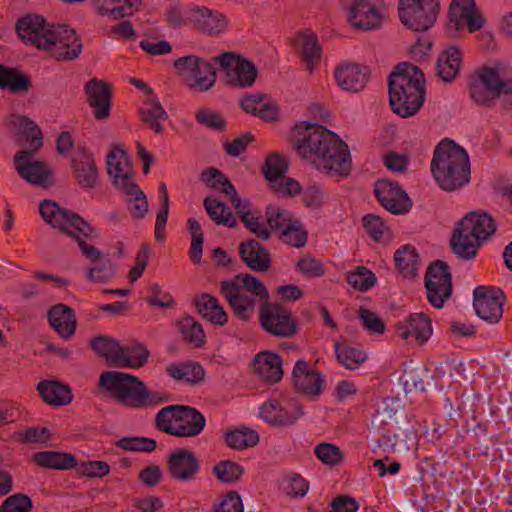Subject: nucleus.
<instances>
[{
  "mask_svg": "<svg viewBox=\"0 0 512 512\" xmlns=\"http://www.w3.org/2000/svg\"><path fill=\"white\" fill-rule=\"evenodd\" d=\"M292 144L299 155L319 171L346 177L351 171L348 145L322 125L300 122L293 127Z\"/></svg>",
  "mask_w": 512,
  "mask_h": 512,
  "instance_id": "nucleus-1",
  "label": "nucleus"
},
{
  "mask_svg": "<svg viewBox=\"0 0 512 512\" xmlns=\"http://www.w3.org/2000/svg\"><path fill=\"white\" fill-rule=\"evenodd\" d=\"M389 103L392 111L407 118L421 108L425 98L423 72L415 65L402 62L388 77Z\"/></svg>",
  "mask_w": 512,
  "mask_h": 512,
  "instance_id": "nucleus-2",
  "label": "nucleus"
},
{
  "mask_svg": "<svg viewBox=\"0 0 512 512\" xmlns=\"http://www.w3.org/2000/svg\"><path fill=\"white\" fill-rule=\"evenodd\" d=\"M98 387L117 403L133 409H144L170 400L168 394L150 390L140 378L122 371H103Z\"/></svg>",
  "mask_w": 512,
  "mask_h": 512,
  "instance_id": "nucleus-3",
  "label": "nucleus"
},
{
  "mask_svg": "<svg viewBox=\"0 0 512 512\" xmlns=\"http://www.w3.org/2000/svg\"><path fill=\"white\" fill-rule=\"evenodd\" d=\"M431 172L442 190L455 191L470 180V161L466 150L451 139L436 146Z\"/></svg>",
  "mask_w": 512,
  "mask_h": 512,
  "instance_id": "nucleus-4",
  "label": "nucleus"
},
{
  "mask_svg": "<svg viewBox=\"0 0 512 512\" xmlns=\"http://www.w3.org/2000/svg\"><path fill=\"white\" fill-rule=\"evenodd\" d=\"M39 212L48 225L53 229L59 230L61 233L76 240L82 253L91 261H95L100 251L93 245L86 243L79 235L85 238L93 239L98 236L94 227H92L84 218L79 214L62 208L59 203L45 199L39 204Z\"/></svg>",
  "mask_w": 512,
  "mask_h": 512,
  "instance_id": "nucleus-5",
  "label": "nucleus"
},
{
  "mask_svg": "<svg viewBox=\"0 0 512 512\" xmlns=\"http://www.w3.org/2000/svg\"><path fill=\"white\" fill-rule=\"evenodd\" d=\"M220 293L234 315L245 322L254 315L257 297L261 303L269 301L266 286L257 277L247 273H239L231 279L222 281Z\"/></svg>",
  "mask_w": 512,
  "mask_h": 512,
  "instance_id": "nucleus-6",
  "label": "nucleus"
},
{
  "mask_svg": "<svg viewBox=\"0 0 512 512\" xmlns=\"http://www.w3.org/2000/svg\"><path fill=\"white\" fill-rule=\"evenodd\" d=\"M504 85V75L498 66H482L471 75L468 89L471 99L477 105L493 107L496 100L501 97V88Z\"/></svg>",
  "mask_w": 512,
  "mask_h": 512,
  "instance_id": "nucleus-7",
  "label": "nucleus"
},
{
  "mask_svg": "<svg viewBox=\"0 0 512 512\" xmlns=\"http://www.w3.org/2000/svg\"><path fill=\"white\" fill-rule=\"evenodd\" d=\"M173 65L191 89L208 91L215 85L217 73L214 62L191 54L176 59Z\"/></svg>",
  "mask_w": 512,
  "mask_h": 512,
  "instance_id": "nucleus-8",
  "label": "nucleus"
},
{
  "mask_svg": "<svg viewBox=\"0 0 512 512\" xmlns=\"http://www.w3.org/2000/svg\"><path fill=\"white\" fill-rule=\"evenodd\" d=\"M259 323L263 330L279 338H291L298 332V322L291 309L279 302L261 303Z\"/></svg>",
  "mask_w": 512,
  "mask_h": 512,
  "instance_id": "nucleus-9",
  "label": "nucleus"
},
{
  "mask_svg": "<svg viewBox=\"0 0 512 512\" xmlns=\"http://www.w3.org/2000/svg\"><path fill=\"white\" fill-rule=\"evenodd\" d=\"M438 0H399L398 15L402 24L413 31H427L436 22Z\"/></svg>",
  "mask_w": 512,
  "mask_h": 512,
  "instance_id": "nucleus-10",
  "label": "nucleus"
},
{
  "mask_svg": "<svg viewBox=\"0 0 512 512\" xmlns=\"http://www.w3.org/2000/svg\"><path fill=\"white\" fill-rule=\"evenodd\" d=\"M212 60L225 72V82L230 87H251L257 79L258 70L254 63L236 52H224Z\"/></svg>",
  "mask_w": 512,
  "mask_h": 512,
  "instance_id": "nucleus-11",
  "label": "nucleus"
},
{
  "mask_svg": "<svg viewBox=\"0 0 512 512\" xmlns=\"http://www.w3.org/2000/svg\"><path fill=\"white\" fill-rule=\"evenodd\" d=\"M36 152L33 149L18 151L14 155L15 170L29 184L44 189L53 187L55 185V172L47 162L32 159Z\"/></svg>",
  "mask_w": 512,
  "mask_h": 512,
  "instance_id": "nucleus-12",
  "label": "nucleus"
},
{
  "mask_svg": "<svg viewBox=\"0 0 512 512\" xmlns=\"http://www.w3.org/2000/svg\"><path fill=\"white\" fill-rule=\"evenodd\" d=\"M425 288L427 299L435 308H442L444 302L452 294V275L445 261L435 260L431 263L425 274Z\"/></svg>",
  "mask_w": 512,
  "mask_h": 512,
  "instance_id": "nucleus-13",
  "label": "nucleus"
},
{
  "mask_svg": "<svg viewBox=\"0 0 512 512\" xmlns=\"http://www.w3.org/2000/svg\"><path fill=\"white\" fill-rule=\"evenodd\" d=\"M53 27L54 24H48L46 19L38 14H27L21 17L15 26L18 36L25 43L43 50H49L53 45L50 38Z\"/></svg>",
  "mask_w": 512,
  "mask_h": 512,
  "instance_id": "nucleus-14",
  "label": "nucleus"
},
{
  "mask_svg": "<svg viewBox=\"0 0 512 512\" xmlns=\"http://www.w3.org/2000/svg\"><path fill=\"white\" fill-rule=\"evenodd\" d=\"M52 56L58 61H72L82 53L83 43L75 29L66 24L54 25L51 31Z\"/></svg>",
  "mask_w": 512,
  "mask_h": 512,
  "instance_id": "nucleus-15",
  "label": "nucleus"
},
{
  "mask_svg": "<svg viewBox=\"0 0 512 512\" xmlns=\"http://www.w3.org/2000/svg\"><path fill=\"white\" fill-rule=\"evenodd\" d=\"M374 193L382 207L392 214H405L412 206L408 194L396 181L389 179L376 181Z\"/></svg>",
  "mask_w": 512,
  "mask_h": 512,
  "instance_id": "nucleus-16",
  "label": "nucleus"
},
{
  "mask_svg": "<svg viewBox=\"0 0 512 512\" xmlns=\"http://www.w3.org/2000/svg\"><path fill=\"white\" fill-rule=\"evenodd\" d=\"M473 305L478 317L496 324L503 315L504 295L500 290L486 286H478L473 292Z\"/></svg>",
  "mask_w": 512,
  "mask_h": 512,
  "instance_id": "nucleus-17",
  "label": "nucleus"
},
{
  "mask_svg": "<svg viewBox=\"0 0 512 512\" xmlns=\"http://www.w3.org/2000/svg\"><path fill=\"white\" fill-rule=\"evenodd\" d=\"M292 385L296 392L317 399L323 392L325 379L321 372L311 369L304 359H298L292 370Z\"/></svg>",
  "mask_w": 512,
  "mask_h": 512,
  "instance_id": "nucleus-18",
  "label": "nucleus"
},
{
  "mask_svg": "<svg viewBox=\"0 0 512 512\" xmlns=\"http://www.w3.org/2000/svg\"><path fill=\"white\" fill-rule=\"evenodd\" d=\"M5 126L16 142L26 143L29 149L38 151L43 146V134L40 127L29 117L11 114L5 120Z\"/></svg>",
  "mask_w": 512,
  "mask_h": 512,
  "instance_id": "nucleus-19",
  "label": "nucleus"
},
{
  "mask_svg": "<svg viewBox=\"0 0 512 512\" xmlns=\"http://www.w3.org/2000/svg\"><path fill=\"white\" fill-rule=\"evenodd\" d=\"M349 24L360 30H373L381 25L382 16L369 0H356L342 6Z\"/></svg>",
  "mask_w": 512,
  "mask_h": 512,
  "instance_id": "nucleus-20",
  "label": "nucleus"
},
{
  "mask_svg": "<svg viewBox=\"0 0 512 512\" xmlns=\"http://www.w3.org/2000/svg\"><path fill=\"white\" fill-rule=\"evenodd\" d=\"M262 418L273 426L294 424L302 415L303 408L297 403L281 405L276 399L267 400L260 408Z\"/></svg>",
  "mask_w": 512,
  "mask_h": 512,
  "instance_id": "nucleus-21",
  "label": "nucleus"
},
{
  "mask_svg": "<svg viewBox=\"0 0 512 512\" xmlns=\"http://www.w3.org/2000/svg\"><path fill=\"white\" fill-rule=\"evenodd\" d=\"M112 91V85L97 78H93L85 84L87 102L93 108V115L97 120L109 117Z\"/></svg>",
  "mask_w": 512,
  "mask_h": 512,
  "instance_id": "nucleus-22",
  "label": "nucleus"
},
{
  "mask_svg": "<svg viewBox=\"0 0 512 512\" xmlns=\"http://www.w3.org/2000/svg\"><path fill=\"white\" fill-rule=\"evenodd\" d=\"M167 469L173 479L190 481L199 472L200 464L191 450L178 448L168 457Z\"/></svg>",
  "mask_w": 512,
  "mask_h": 512,
  "instance_id": "nucleus-23",
  "label": "nucleus"
},
{
  "mask_svg": "<svg viewBox=\"0 0 512 512\" xmlns=\"http://www.w3.org/2000/svg\"><path fill=\"white\" fill-rule=\"evenodd\" d=\"M395 330L403 340H408L413 335L416 342L423 345L432 335V320L423 312L412 313L404 322L396 323Z\"/></svg>",
  "mask_w": 512,
  "mask_h": 512,
  "instance_id": "nucleus-24",
  "label": "nucleus"
},
{
  "mask_svg": "<svg viewBox=\"0 0 512 512\" xmlns=\"http://www.w3.org/2000/svg\"><path fill=\"white\" fill-rule=\"evenodd\" d=\"M334 76L340 88L356 93L366 86L370 70L364 65L347 63L337 66Z\"/></svg>",
  "mask_w": 512,
  "mask_h": 512,
  "instance_id": "nucleus-25",
  "label": "nucleus"
},
{
  "mask_svg": "<svg viewBox=\"0 0 512 512\" xmlns=\"http://www.w3.org/2000/svg\"><path fill=\"white\" fill-rule=\"evenodd\" d=\"M107 173L112 183L121 190L129 186V183H135L130 158L123 149L112 150L107 155Z\"/></svg>",
  "mask_w": 512,
  "mask_h": 512,
  "instance_id": "nucleus-26",
  "label": "nucleus"
},
{
  "mask_svg": "<svg viewBox=\"0 0 512 512\" xmlns=\"http://www.w3.org/2000/svg\"><path fill=\"white\" fill-rule=\"evenodd\" d=\"M190 22L195 30L209 35L220 34L227 28L226 17L206 7L192 8Z\"/></svg>",
  "mask_w": 512,
  "mask_h": 512,
  "instance_id": "nucleus-27",
  "label": "nucleus"
},
{
  "mask_svg": "<svg viewBox=\"0 0 512 512\" xmlns=\"http://www.w3.org/2000/svg\"><path fill=\"white\" fill-rule=\"evenodd\" d=\"M240 259L253 271L265 272L271 267L269 251L255 239L239 244Z\"/></svg>",
  "mask_w": 512,
  "mask_h": 512,
  "instance_id": "nucleus-28",
  "label": "nucleus"
},
{
  "mask_svg": "<svg viewBox=\"0 0 512 512\" xmlns=\"http://www.w3.org/2000/svg\"><path fill=\"white\" fill-rule=\"evenodd\" d=\"M176 423V437H195L204 430L206 419L196 408L177 405Z\"/></svg>",
  "mask_w": 512,
  "mask_h": 512,
  "instance_id": "nucleus-29",
  "label": "nucleus"
},
{
  "mask_svg": "<svg viewBox=\"0 0 512 512\" xmlns=\"http://www.w3.org/2000/svg\"><path fill=\"white\" fill-rule=\"evenodd\" d=\"M458 225L477 240H486L496 230L495 220L486 212L472 211L466 214Z\"/></svg>",
  "mask_w": 512,
  "mask_h": 512,
  "instance_id": "nucleus-30",
  "label": "nucleus"
},
{
  "mask_svg": "<svg viewBox=\"0 0 512 512\" xmlns=\"http://www.w3.org/2000/svg\"><path fill=\"white\" fill-rule=\"evenodd\" d=\"M47 318L49 324L60 337L69 339L75 334L77 322L74 310L71 307L58 303L49 309Z\"/></svg>",
  "mask_w": 512,
  "mask_h": 512,
  "instance_id": "nucleus-31",
  "label": "nucleus"
},
{
  "mask_svg": "<svg viewBox=\"0 0 512 512\" xmlns=\"http://www.w3.org/2000/svg\"><path fill=\"white\" fill-rule=\"evenodd\" d=\"M281 357L272 351H262L254 358V370L264 381L277 383L283 377Z\"/></svg>",
  "mask_w": 512,
  "mask_h": 512,
  "instance_id": "nucleus-32",
  "label": "nucleus"
},
{
  "mask_svg": "<svg viewBox=\"0 0 512 512\" xmlns=\"http://www.w3.org/2000/svg\"><path fill=\"white\" fill-rule=\"evenodd\" d=\"M93 5L99 15L118 20L139 11L142 0H93Z\"/></svg>",
  "mask_w": 512,
  "mask_h": 512,
  "instance_id": "nucleus-33",
  "label": "nucleus"
},
{
  "mask_svg": "<svg viewBox=\"0 0 512 512\" xmlns=\"http://www.w3.org/2000/svg\"><path fill=\"white\" fill-rule=\"evenodd\" d=\"M71 167L78 184L82 188H94L96 186L99 174L91 154L83 150L72 159Z\"/></svg>",
  "mask_w": 512,
  "mask_h": 512,
  "instance_id": "nucleus-34",
  "label": "nucleus"
},
{
  "mask_svg": "<svg viewBox=\"0 0 512 512\" xmlns=\"http://www.w3.org/2000/svg\"><path fill=\"white\" fill-rule=\"evenodd\" d=\"M37 390L43 401L51 406H65L73 400L71 388L56 380L40 381L37 385Z\"/></svg>",
  "mask_w": 512,
  "mask_h": 512,
  "instance_id": "nucleus-35",
  "label": "nucleus"
},
{
  "mask_svg": "<svg viewBox=\"0 0 512 512\" xmlns=\"http://www.w3.org/2000/svg\"><path fill=\"white\" fill-rule=\"evenodd\" d=\"M462 64V53L456 46L445 49L437 59L436 74L444 82L453 81Z\"/></svg>",
  "mask_w": 512,
  "mask_h": 512,
  "instance_id": "nucleus-36",
  "label": "nucleus"
},
{
  "mask_svg": "<svg viewBox=\"0 0 512 512\" xmlns=\"http://www.w3.org/2000/svg\"><path fill=\"white\" fill-rule=\"evenodd\" d=\"M139 116L149 129L157 134H161L164 130L161 121L168 118V113L162 107L157 96L153 94L147 97L143 106L139 108Z\"/></svg>",
  "mask_w": 512,
  "mask_h": 512,
  "instance_id": "nucleus-37",
  "label": "nucleus"
},
{
  "mask_svg": "<svg viewBox=\"0 0 512 512\" xmlns=\"http://www.w3.org/2000/svg\"><path fill=\"white\" fill-rule=\"evenodd\" d=\"M194 304L197 312L212 324L223 326L227 322V314L215 296L203 293Z\"/></svg>",
  "mask_w": 512,
  "mask_h": 512,
  "instance_id": "nucleus-38",
  "label": "nucleus"
},
{
  "mask_svg": "<svg viewBox=\"0 0 512 512\" xmlns=\"http://www.w3.org/2000/svg\"><path fill=\"white\" fill-rule=\"evenodd\" d=\"M295 41L301 47L302 60L306 68L312 71L314 65L318 64L321 59V47L317 35L307 29L298 32Z\"/></svg>",
  "mask_w": 512,
  "mask_h": 512,
  "instance_id": "nucleus-39",
  "label": "nucleus"
},
{
  "mask_svg": "<svg viewBox=\"0 0 512 512\" xmlns=\"http://www.w3.org/2000/svg\"><path fill=\"white\" fill-rule=\"evenodd\" d=\"M32 457L35 464L47 469L69 470L76 466V457L67 452L40 451Z\"/></svg>",
  "mask_w": 512,
  "mask_h": 512,
  "instance_id": "nucleus-40",
  "label": "nucleus"
},
{
  "mask_svg": "<svg viewBox=\"0 0 512 512\" xmlns=\"http://www.w3.org/2000/svg\"><path fill=\"white\" fill-rule=\"evenodd\" d=\"M450 245L458 257L469 260L476 256L480 241L457 224L450 239Z\"/></svg>",
  "mask_w": 512,
  "mask_h": 512,
  "instance_id": "nucleus-41",
  "label": "nucleus"
},
{
  "mask_svg": "<svg viewBox=\"0 0 512 512\" xmlns=\"http://www.w3.org/2000/svg\"><path fill=\"white\" fill-rule=\"evenodd\" d=\"M32 86L30 77L15 69L0 64V88L14 94L27 93Z\"/></svg>",
  "mask_w": 512,
  "mask_h": 512,
  "instance_id": "nucleus-42",
  "label": "nucleus"
},
{
  "mask_svg": "<svg viewBox=\"0 0 512 512\" xmlns=\"http://www.w3.org/2000/svg\"><path fill=\"white\" fill-rule=\"evenodd\" d=\"M149 356L150 351L139 342L130 346H122V352L116 357L117 368H141L148 362Z\"/></svg>",
  "mask_w": 512,
  "mask_h": 512,
  "instance_id": "nucleus-43",
  "label": "nucleus"
},
{
  "mask_svg": "<svg viewBox=\"0 0 512 512\" xmlns=\"http://www.w3.org/2000/svg\"><path fill=\"white\" fill-rule=\"evenodd\" d=\"M165 370L171 378L191 384L201 382L205 376L203 367L199 363L193 361L170 364Z\"/></svg>",
  "mask_w": 512,
  "mask_h": 512,
  "instance_id": "nucleus-44",
  "label": "nucleus"
},
{
  "mask_svg": "<svg viewBox=\"0 0 512 512\" xmlns=\"http://www.w3.org/2000/svg\"><path fill=\"white\" fill-rule=\"evenodd\" d=\"M91 349L100 357L105 358L111 366L117 367L116 357L122 352L119 342L107 335H97L90 341Z\"/></svg>",
  "mask_w": 512,
  "mask_h": 512,
  "instance_id": "nucleus-45",
  "label": "nucleus"
},
{
  "mask_svg": "<svg viewBox=\"0 0 512 512\" xmlns=\"http://www.w3.org/2000/svg\"><path fill=\"white\" fill-rule=\"evenodd\" d=\"M397 269L405 278H414L419 266V254L411 245H405L394 254Z\"/></svg>",
  "mask_w": 512,
  "mask_h": 512,
  "instance_id": "nucleus-46",
  "label": "nucleus"
},
{
  "mask_svg": "<svg viewBox=\"0 0 512 512\" xmlns=\"http://www.w3.org/2000/svg\"><path fill=\"white\" fill-rule=\"evenodd\" d=\"M225 444L235 450H243L253 447L259 442V435L250 428L229 429L223 435Z\"/></svg>",
  "mask_w": 512,
  "mask_h": 512,
  "instance_id": "nucleus-47",
  "label": "nucleus"
},
{
  "mask_svg": "<svg viewBox=\"0 0 512 512\" xmlns=\"http://www.w3.org/2000/svg\"><path fill=\"white\" fill-rule=\"evenodd\" d=\"M203 206L209 217L217 225H224L229 228H235L237 226V222L230 208L224 202L212 200L210 197H206L203 200Z\"/></svg>",
  "mask_w": 512,
  "mask_h": 512,
  "instance_id": "nucleus-48",
  "label": "nucleus"
},
{
  "mask_svg": "<svg viewBox=\"0 0 512 512\" xmlns=\"http://www.w3.org/2000/svg\"><path fill=\"white\" fill-rule=\"evenodd\" d=\"M177 326L183 339L196 347H202L206 342V335L202 325L192 316L186 315L177 321Z\"/></svg>",
  "mask_w": 512,
  "mask_h": 512,
  "instance_id": "nucleus-49",
  "label": "nucleus"
},
{
  "mask_svg": "<svg viewBox=\"0 0 512 512\" xmlns=\"http://www.w3.org/2000/svg\"><path fill=\"white\" fill-rule=\"evenodd\" d=\"M200 180L205 183L207 188L225 195L234 191L235 188L227 175L215 167H208L203 170L200 174Z\"/></svg>",
  "mask_w": 512,
  "mask_h": 512,
  "instance_id": "nucleus-50",
  "label": "nucleus"
},
{
  "mask_svg": "<svg viewBox=\"0 0 512 512\" xmlns=\"http://www.w3.org/2000/svg\"><path fill=\"white\" fill-rule=\"evenodd\" d=\"M128 196V210L135 219H142L148 212V200L145 193L136 183H129V186L122 189Z\"/></svg>",
  "mask_w": 512,
  "mask_h": 512,
  "instance_id": "nucleus-51",
  "label": "nucleus"
},
{
  "mask_svg": "<svg viewBox=\"0 0 512 512\" xmlns=\"http://www.w3.org/2000/svg\"><path fill=\"white\" fill-rule=\"evenodd\" d=\"M466 21L467 29L470 33L479 31L485 24L486 20L478 10L475 0L468 1V6L464 8L462 14L457 16V19L451 22L455 30L462 28V22Z\"/></svg>",
  "mask_w": 512,
  "mask_h": 512,
  "instance_id": "nucleus-52",
  "label": "nucleus"
},
{
  "mask_svg": "<svg viewBox=\"0 0 512 512\" xmlns=\"http://www.w3.org/2000/svg\"><path fill=\"white\" fill-rule=\"evenodd\" d=\"M337 360L347 369H357L367 359V354L362 349L351 347L345 343H335Z\"/></svg>",
  "mask_w": 512,
  "mask_h": 512,
  "instance_id": "nucleus-53",
  "label": "nucleus"
},
{
  "mask_svg": "<svg viewBox=\"0 0 512 512\" xmlns=\"http://www.w3.org/2000/svg\"><path fill=\"white\" fill-rule=\"evenodd\" d=\"M287 169L288 163L286 159L279 153L274 152L266 158L262 166V173L265 179L273 184L285 175Z\"/></svg>",
  "mask_w": 512,
  "mask_h": 512,
  "instance_id": "nucleus-54",
  "label": "nucleus"
},
{
  "mask_svg": "<svg viewBox=\"0 0 512 512\" xmlns=\"http://www.w3.org/2000/svg\"><path fill=\"white\" fill-rule=\"evenodd\" d=\"M212 471L217 479L223 483H235L240 480L244 474V468L229 459L221 460L215 464Z\"/></svg>",
  "mask_w": 512,
  "mask_h": 512,
  "instance_id": "nucleus-55",
  "label": "nucleus"
},
{
  "mask_svg": "<svg viewBox=\"0 0 512 512\" xmlns=\"http://www.w3.org/2000/svg\"><path fill=\"white\" fill-rule=\"evenodd\" d=\"M115 445L118 448L127 451L149 453L156 449L157 442L155 439L149 437L129 436L119 439L118 441H116Z\"/></svg>",
  "mask_w": 512,
  "mask_h": 512,
  "instance_id": "nucleus-56",
  "label": "nucleus"
},
{
  "mask_svg": "<svg viewBox=\"0 0 512 512\" xmlns=\"http://www.w3.org/2000/svg\"><path fill=\"white\" fill-rule=\"evenodd\" d=\"M281 239L296 248L303 247L307 242V232L298 219H294L280 232Z\"/></svg>",
  "mask_w": 512,
  "mask_h": 512,
  "instance_id": "nucleus-57",
  "label": "nucleus"
},
{
  "mask_svg": "<svg viewBox=\"0 0 512 512\" xmlns=\"http://www.w3.org/2000/svg\"><path fill=\"white\" fill-rule=\"evenodd\" d=\"M347 282L355 289L367 291L376 283L375 274L364 266H358L347 274Z\"/></svg>",
  "mask_w": 512,
  "mask_h": 512,
  "instance_id": "nucleus-58",
  "label": "nucleus"
},
{
  "mask_svg": "<svg viewBox=\"0 0 512 512\" xmlns=\"http://www.w3.org/2000/svg\"><path fill=\"white\" fill-rule=\"evenodd\" d=\"M196 121L212 130L223 132L226 129L227 122L221 112L209 108H201L195 114Z\"/></svg>",
  "mask_w": 512,
  "mask_h": 512,
  "instance_id": "nucleus-59",
  "label": "nucleus"
},
{
  "mask_svg": "<svg viewBox=\"0 0 512 512\" xmlns=\"http://www.w3.org/2000/svg\"><path fill=\"white\" fill-rule=\"evenodd\" d=\"M188 229L191 234L190 258L194 264L200 263L203 249V231L200 223L195 218L187 220Z\"/></svg>",
  "mask_w": 512,
  "mask_h": 512,
  "instance_id": "nucleus-60",
  "label": "nucleus"
},
{
  "mask_svg": "<svg viewBox=\"0 0 512 512\" xmlns=\"http://www.w3.org/2000/svg\"><path fill=\"white\" fill-rule=\"evenodd\" d=\"M294 219L289 211L276 204L266 207V220L271 229L281 232Z\"/></svg>",
  "mask_w": 512,
  "mask_h": 512,
  "instance_id": "nucleus-61",
  "label": "nucleus"
},
{
  "mask_svg": "<svg viewBox=\"0 0 512 512\" xmlns=\"http://www.w3.org/2000/svg\"><path fill=\"white\" fill-rule=\"evenodd\" d=\"M146 302L152 307L173 308L175 300L171 294L165 291L158 283L150 284L147 288Z\"/></svg>",
  "mask_w": 512,
  "mask_h": 512,
  "instance_id": "nucleus-62",
  "label": "nucleus"
},
{
  "mask_svg": "<svg viewBox=\"0 0 512 512\" xmlns=\"http://www.w3.org/2000/svg\"><path fill=\"white\" fill-rule=\"evenodd\" d=\"M317 458L326 465L336 466L343 460V452L332 443L323 442L314 448Z\"/></svg>",
  "mask_w": 512,
  "mask_h": 512,
  "instance_id": "nucleus-63",
  "label": "nucleus"
},
{
  "mask_svg": "<svg viewBox=\"0 0 512 512\" xmlns=\"http://www.w3.org/2000/svg\"><path fill=\"white\" fill-rule=\"evenodd\" d=\"M33 503L31 498L17 493L6 498L0 506V512H31Z\"/></svg>",
  "mask_w": 512,
  "mask_h": 512,
  "instance_id": "nucleus-64",
  "label": "nucleus"
}]
</instances>
